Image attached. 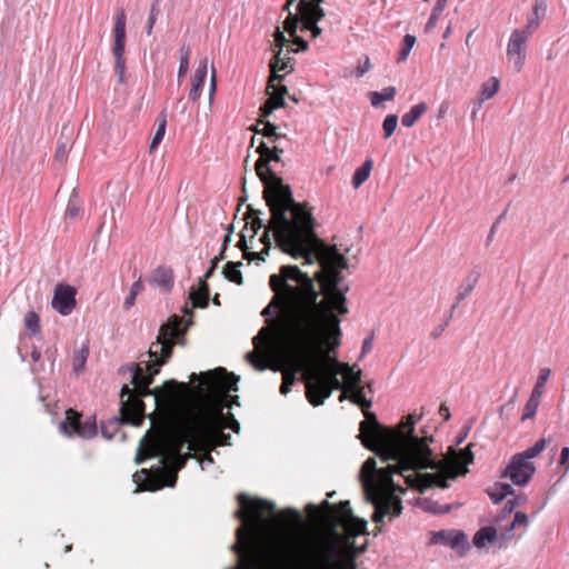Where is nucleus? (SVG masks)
<instances>
[{
  "mask_svg": "<svg viewBox=\"0 0 569 569\" xmlns=\"http://www.w3.org/2000/svg\"><path fill=\"white\" fill-rule=\"evenodd\" d=\"M319 269L310 276L295 264L280 266L269 277L273 296L262 309L268 327L252 339L256 350L247 353L250 365L282 372L280 393L286 396L300 375L308 388L309 359L325 345H340V316L348 313L341 271L346 258L338 250L318 251Z\"/></svg>",
  "mask_w": 569,
  "mask_h": 569,
  "instance_id": "obj_1",
  "label": "nucleus"
},
{
  "mask_svg": "<svg viewBox=\"0 0 569 569\" xmlns=\"http://www.w3.org/2000/svg\"><path fill=\"white\" fill-rule=\"evenodd\" d=\"M201 377L204 387L202 399L180 419L178 426L161 437L141 441L136 462L141 463L148 457H159L162 465L157 473L141 469L133 475L134 482L142 490L174 487L177 472L193 457L192 452L203 451L200 462L211 463L213 460L210 451L230 445L231 437L224 430L239 432V422L231 413H224V409L230 407L227 393L238 390V378L224 369Z\"/></svg>",
  "mask_w": 569,
  "mask_h": 569,
  "instance_id": "obj_2",
  "label": "nucleus"
},
{
  "mask_svg": "<svg viewBox=\"0 0 569 569\" xmlns=\"http://www.w3.org/2000/svg\"><path fill=\"white\" fill-rule=\"evenodd\" d=\"M358 438L386 463L377 468L376 459L369 458L360 471L365 497L375 507V523H381L387 516L392 519L401 513L399 495L406 492L403 485L420 491L435 486L447 488L450 480L465 476L468 465L473 462L471 445L463 450L450 447L442 459H436L428 446L432 438L418 437L415 430L410 432V443L399 455L387 452L382 443H366L361 433Z\"/></svg>",
  "mask_w": 569,
  "mask_h": 569,
  "instance_id": "obj_3",
  "label": "nucleus"
},
{
  "mask_svg": "<svg viewBox=\"0 0 569 569\" xmlns=\"http://www.w3.org/2000/svg\"><path fill=\"white\" fill-rule=\"evenodd\" d=\"M276 129L274 124L262 120L254 129L256 133H261L268 139V142L261 141L257 147L260 157L256 161V172L268 186L264 198L271 217L268 226H264L260 218H254L251 223L252 230L257 232L261 228L264 229L260 240L266 247V252L273 240L282 252L293 259L301 258L302 266L313 264L320 249L337 248L326 244L317 237L310 210L293 200L289 186L283 184L271 170L270 162L280 161V154L284 150L281 142L287 140L286 136L277 133Z\"/></svg>",
  "mask_w": 569,
  "mask_h": 569,
  "instance_id": "obj_4",
  "label": "nucleus"
},
{
  "mask_svg": "<svg viewBox=\"0 0 569 569\" xmlns=\"http://www.w3.org/2000/svg\"><path fill=\"white\" fill-rule=\"evenodd\" d=\"M182 319L173 316L167 323L160 327L157 340L151 343L148 357L149 360H141L137 365L128 367L131 375L130 388L123 385L120 392V415L126 423L139 426L144 418L143 397L152 396L156 408L159 406H176L181 401L182 395L188 390V386L176 380L167 381L161 389L151 390L154 376L160 371L168 359L171 357L172 348L183 336L181 330Z\"/></svg>",
  "mask_w": 569,
  "mask_h": 569,
  "instance_id": "obj_5",
  "label": "nucleus"
},
{
  "mask_svg": "<svg viewBox=\"0 0 569 569\" xmlns=\"http://www.w3.org/2000/svg\"><path fill=\"white\" fill-rule=\"evenodd\" d=\"M322 1L287 0L284 3L283 10L288 11V16L283 21V29L288 32L292 39V44H296L297 48H290V41L284 37L283 32L279 28L276 29L273 33V57L270 61V87H273V82L280 83L282 81L283 74L281 72L289 73L293 71L295 60L290 57V53L308 49L306 37L316 39L321 34L322 30L317 26V22L325 17V12L320 7Z\"/></svg>",
  "mask_w": 569,
  "mask_h": 569,
  "instance_id": "obj_6",
  "label": "nucleus"
},
{
  "mask_svg": "<svg viewBox=\"0 0 569 569\" xmlns=\"http://www.w3.org/2000/svg\"><path fill=\"white\" fill-rule=\"evenodd\" d=\"M335 350L325 345L310 356L307 399L313 407L322 405L333 390L355 389L361 383V370H356V365L349 366L335 359L330 369L325 368V359Z\"/></svg>",
  "mask_w": 569,
  "mask_h": 569,
  "instance_id": "obj_7",
  "label": "nucleus"
},
{
  "mask_svg": "<svg viewBox=\"0 0 569 569\" xmlns=\"http://www.w3.org/2000/svg\"><path fill=\"white\" fill-rule=\"evenodd\" d=\"M310 540L298 531L286 530L274 539V552L279 561L296 569H340L341 551L332 539H323L317 555H310Z\"/></svg>",
  "mask_w": 569,
  "mask_h": 569,
  "instance_id": "obj_8",
  "label": "nucleus"
},
{
  "mask_svg": "<svg viewBox=\"0 0 569 569\" xmlns=\"http://www.w3.org/2000/svg\"><path fill=\"white\" fill-rule=\"evenodd\" d=\"M349 400L359 406L366 417L360 423V433L366 443H382L387 452H401L410 443V432L415 430L416 423L421 419L422 415H408L395 429L382 427L376 416L368 409L372 406V401L366 398L365 388H360V383L355 389H350Z\"/></svg>",
  "mask_w": 569,
  "mask_h": 569,
  "instance_id": "obj_9",
  "label": "nucleus"
},
{
  "mask_svg": "<svg viewBox=\"0 0 569 569\" xmlns=\"http://www.w3.org/2000/svg\"><path fill=\"white\" fill-rule=\"evenodd\" d=\"M126 24H127V16L123 10L117 12L114 17V24L112 29L113 43L111 48V52L113 56V69L114 73L118 78L119 83L126 82Z\"/></svg>",
  "mask_w": 569,
  "mask_h": 569,
  "instance_id": "obj_10",
  "label": "nucleus"
},
{
  "mask_svg": "<svg viewBox=\"0 0 569 569\" xmlns=\"http://www.w3.org/2000/svg\"><path fill=\"white\" fill-rule=\"evenodd\" d=\"M60 429L67 436H78L82 439H91L97 435L96 419L88 417L82 419V416L73 410L66 411V418L60 425Z\"/></svg>",
  "mask_w": 569,
  "mask_h": 569,
  "instance_id": "obj_11",
  "label": "nucleus"
},
{
  "mask_svg": "<svg viewBox=\"0 0 569 569\" xmlns=\"http://www.w3.org/2000/svg\"><path fill=\"white\" fill-rule=\"evenodd\" d=\"M535 471L536 467L532 461H528L516 453L510 458L501 477L509 479L515 486L521 487L530 481Z\"/></svg>",
  "mask_w": 569,
  "mask_h": 569,
  "instance_id": "obj_12",
  "label": "nucleus"
},
{
  "mask_svg": "<svg viewBox=\"0 0 569 569\" xmlns=\"http://www.w3.org/2000/svg\"><path fill=\"white\" fill-rule=\"evenodd\" d=\"M529 39L527 33L520 32V29H515L510 34L507 44V58L517 72H520L525 66L527 57L526 47Z\"/></svg>",
  "mask_w": 569,
  "mask_h": 569,
  "instance_id": "obj_13",
  "label": "nucleus"
},
{
  "mask_svg": "<svg viewBox=\"0 0 569 569\" xmlns=\"http://www.w3.org/2000/svg\"><path fill=\"white\" fill-rule=\"evenodd\" d=\"M430 543L450 547L460 556H463L470 548L467 535L463 531L453 529L431 532Z\"/></svg>",
  "mask_w": 569,
  "mask_h": 569,
  "instance_id": "obj_14",
  "label": "nucleus"
},
{
  "mask_svg": "<svg viewBox=\"0 0 569 569\" xmlns=\"http://www.w3.org/2000/svg\"><path fill=\"white\" fill-rule=\"evenodd\" d=\"M77 289L70 284L59 283L54 288L51 306L61 316H69L76 308Z\"/></svg>",
  "mask_w": 569,
  "mask_h": 569,
  "instance_id": "obj_15",
  "label": "nucleus"
},
{
  "mask_svg": "<svg viewBox=\"0 0 569 569\" xmlns=\"http://www.w3.org/2000/svg\"><path fill=\"white\" fill-rule=\"evenodd\" d=\"M528 516L525 512L517 511L515 512L513 518L509 523L506 526L499 523L501 542H498V548L506 547L508 541L515 538V530L520 527L525 530L528 526Z\"/></svg>",
  "mask_w": 569,
  "mask_h": 569,
  "instance_id": "obj_16",
  "label": "nucleus"
},
{
  "mask_svg": "<svg viewBox=\"0 0 569 569\" xmlns=\"http://www.w3.org/2000/svg\"><path fill=\"white\" fill-rule=\"evenodd\" d=\"M272 89L270 97L267 101L261 106L260 111L263 118L269 117L272 111L277 108H281L284 106L283 96L287 93V88L281 86L280 83L273 82V87L268 84V90Z\"/></svg>",
  "mask_w": 569,
  "mask_h": 569,
  "instance_id": "obj_17",
  "label": "nucleus"
},
{
  "mask_svg": "<svg viewBox=\"0 0 569 569\" xmlns=\"http://www.w3.org/2000/svg\"><path fill=\"white\" fill-rule=\"evenodd\" d=\"M496 526L480 528L473 536V545L479 549L485 548L488 543L498 547V542H501L499 520H496Z\"/></svg>",
  "mask_w": 569,
  "mask_h": 569,
  "instance_id": "obj_18",
  "label": "nucleus"
},
{
  "mask_svg": "<svg viewBox=\"0 0 569 569\" xmlns=\"http://www.w3.org/2000/svg\"><path fill=\"white\" fill-rule=\"evenodd\" d=\"M208 73V59L203 58L200 62L198 68L196 69L193 76L191 77V88L189 91V99L196 102L203 89V84L207 78Z\"/></svg>",
  "mask_w": 569,
  "mask_h": 569,
  "instance_id": "obj_19",
  "label": "nucleus"
},
{
  "mask_svg": "<svg viewBox=\"0 0 569 569\" xmlns=\"http://www.w3.org/2000/svg\"><path fill=\"white\" fill-rule=\"evenodd\" d=\"M149 283L164 291H170L173 287L172 269L164 266L156 268L149 278Z\"/></svg>",
  "mask_w": 569,
  "mask_h": 569,
  "instance_id": "obj_20",
  "label": "nucleus"
},
{
  "mask_svg": "<svg viewBox=\"0 0 569 569\" xmlns=\"http://www.w3.org/2000/svg\"><path fill=\"white\" fill-rule=\"evenodd\" d=\"M500 81L496 77H491L488 81L483 82L480 87L479 97L477 99V109H481L482 103L496 96L499 91Z\"/></svg>",
  "mask_w": 569,
  "mask_h": 569,
  "instance_id": "obj_21",
  "label": "nucleus"
},
{
  "mask_svg": "<svg viewBox=\"0 0 569 569\" xmlns=\"http://www.w3.org/2000/svg\"><path fill=\"white\" fill-rule=\"evenodd\" d=\"M480 278V272L478 270H472L469 274L465 277L462 282L457 289V301L460 302L465 300L471 291L475 289L478 280Z\"/></svg>",
  "mask_w": 569,
  "mask_h": 569,
  "instance_id": "obj_22",
  "label": "nucleus"
},
{
  "mask_svg": "<svg viewBox=\"0 0 569 569\" xmlns=\"http://www.w3.org/2000/svg\"><path fill=\"white\" fill-rule=\"evenodd\" d=\"M426 102H420L410 108L401 118V123L406 128H411L427 111Z\"/></svg>",
  "mask_w": 569,
  "mask_h": 569,
  "instance_id": "obj_23",
  "label": "nucleus"
},
{
  "mask_svg": "<svg viewBox=\"0 0 569 569\" xmlns=\"http://www.w3.org/2000/svg\"><path fill=\"white\" fill-rule=\"evenodd\" d=\"M515 493L512 487L508 483L497 482L490 489H488V495L492 502L499 503L508 496Z\"/></svg>",
  "mask_w": 569,
  "mask_h": 569,
  "instance_id": "obj_24",
  "label": "nucleus"
},
{
  "mask_svg": "<svg viewBox=\"0 0 569 569\" xmlns=\"http://www.w3.org/2000/svg\"><path fill=\"white\" fill-rule=\"evenodd\" d=\"M27 340H28L27 335L21 336L20 346L18 347L19 355L23 361H26L30 358V360L33 363H36L39 361L41 353L34 346L29 347Z\"/></svg>",
  "mask_w": 569,
  "mask_h": 569,
  "instance_id": "obj_25",
  "label": "nucleus"
},
{
  "mask_svg": "<svg viewBox=\"0 0 569 569\" xmlns=\"http://www.w3.org/2000/svg\"><path fill=\"white\" fill-rule=\"evenodd\" d=\"M373 167L372 159H367L362 166L356 169L353 176H352V187L355 189H358L365 181L368 180L370 172Z\"/></svg>",
  "mask_w": 569,
  "mask_h": 569,
  "instance_id": "obj_26",
  "label": "nucleus"
},
{
  "mask_svg": "<svg viewBox=\"0 0 569 569\" xmlns=\"http://www.w3.org/2000/svg\"><path fill=\"white\" fill-rule=\"evenodd\" d=\"M190 298L196 307L204 308L209 301V288L206 281H200V287L190 292Z\"/></svg>",
  "mask_w": 569,
  "mask_h": 569,
  "instance_id": "obj_27",
  "label": "nucleus"
},
{
  "mask_svg": "<svg viewBox=\"0 0 569 569\" xmlns=\"http://www.w3.org/2000/svg\"><path fill=\"white\" fill-rule=\"evenodd\" d=\"M396 92L395 87H386L381 91H372L369 93L370 102L373 107H379L385 101L393 100Z\"/></svg>",
  "mask_w": 569,
  "mask_h": 569,
  "instance_id": "obj_28",
  "label": "nucleus"
},
{
  "mask_svg": "<svg viewBox=\"0 0 569 569\" xmlns=\"http://www.w3.org/2000/svg\"><path fill=\"white\" fill-rule=\"evenodd\" d=\"M339 509H340V513H341V519H340L341 523L347 525L348 522L356 521V519L352 515L349 501L340 502ZM357 522H358V527L356 528V532L360 533L365 530L366 522L362 520H357Z\"/></svg>",
  "mask_w": 569,
  "mask_h": 569,
  "instance_id": "obj_29",
  "label": "nucleus"
},
{
  "mask_svg": "<svg viewBox=\"0 0 569 569\" xmlns=\"http://www.w3.org/2000/svg\"><path fill=\"white\" fill-rule=\"evenodd\" d=\"M180 64L178 70V82L181 83L189 70V63L191 58V49L189 46H181L180 50Z\"/></svg>",
  "mask_w": 569,
  "mask_h": 569,
  "instance_id": "obj_30",
  "label": "nucleus"
},
{
  "mask_svg": "<svg viewBox=\"0 0 569 569\" xmlns=\"http://www.w3.org/2000/svg\"><path fill=\"white\" fill-rule=\"evenodd\" d=\"M89 356V348L87 346H82L79 350H77L73 355L72 367L76 375H80L84 369L87 359Z\"/></svg>",
  "mask_w": 569,
  "mask_h": 569,
  "instance_id": "obj_31",
  "label": "nucleus"
},
{
  "mask_svg": "<svg viewBox=\"0 0 569 569\" xmlns=\"http://www.w3.org/2000/svg\"><path fill=\"white\" fill-rule=\"evenodd\" d=\"M241 262H227L223 268L224 277L237 284H242V274L239 270Z\"/></svg>",
  "mask_w": 569,
  "mask_h": 569,
  "instance_id": "obj_32",
  "label": "nucleus"
},
{
  "mask_svg": "<svg viewBox=\"0 0 569 569\" xmlns=\"http://www.w3.org/2000/svg\"><path fill=\"white\" fill-rule=\"evenodd\" d=\"M416 43V37L412 36V34H406L402 39V42H401V48L397 54V62L398 63H401V62H405L409 54H410V51L411 49L413 48Z\"/></svg>",
  "mask_w": 569,
  "mask_h": 569,
  "instance_id": "obj_33",
  "label": "nucleus"
},
{
  "mask_svg": "<svg viewBox=\"0 0 569 569\" xmlns=\"http://www.w3.org/2000/svg\"><path fill=\"white\" fill-rule=\"evenodd\" d=\"M372 68L370 58L368 56H362L357 61V67L352 72H345V77H356L362 78L367 72H369Z\"/></svg>",
  "mask_w": 569,
  "mask_h": 569,
  "instance_id": "obj_34",
  "label": "nucleus"
},
{
  "mask_svg": "<svg viewBox=\"0 0 569 569\" xmlns=\"http://www.w3.org/2000/svg\"><path fill=\"white\" fill-rule=\"evenodd\" d=\"M24 327L26 330L29 331L30 337L40 333V318L34 311H28L24 316Z\"/></svg>",
  "mask_w": 569,
  "mask_h": 569,
  "instance_id": "obj_35",
  "label": "nucleus"
},
{
  "mask_svg": "<svg viewBox=\"0 0 569 569\" xmlns=\"http://www.w3.org/2000/svg\"><path fill=\"white\" fill-rule=\"evenodd\" d=\"M541 397L531 392L525 405L522 420L531 419L536 416Z\"/></svg>",
  "mask_w": 569,
  "mask_h": 569,
  "instance_id": "obj_36",
  "label": "nucleus"
},
{
  "mask_svg": "<svg viewBox=\"0 0 569 569\" xmlns=\"http://www.w3.org/2000/svg\"><path fill=\"white\" fill-rule=\"evenodd\" d=\"M550 376H551V370L549 368H541L539 370L537 381H536L531 392L542 397V395L545 392L546 383H547L548 379L550 378Z\"/></svg>",
  "mask_w": 569,
  "mask_h": 569,
  "instance_id": "obj_37",
  "label": "nucleus"
},
{
  "mask_svg": "<svg viewBox=\"0 0 569 569\" xmlns=\"http://www.w3.org/2000/svg\"><path fill=\"white\" fill-rule=\"evenodd\" d=\"M546 448V440L540 439L533 446L529 447L522 452L517 453L518 456H522L523 459L531 461V459L538 457Z\"/></svg>",
  "mask_w": 569,
  "mask_h": 569,
  "instance_id": "obj_38",
  "label": "nucleus"
},
{
  "mask_svg": "<svg viewBox=\"0 0 569 569\" xmlns=\"http://www.w3.org/2000/svg\"><path fill=\"white\" fill-rule=\"evenodd\" d=\"M166 127H167V120L166 117H162L159 120L158 129L152 138L151 144H150V151L152 152L162 141L164 133H166Z\"/></svg>",
  "mask_w": 569,
  "mask_h": 569,
  "instance_id": "obj_39",
  "label": "nucleus"
},
{
  "mask_svg": "<svg viewBox=\"0 0 569 569\" xmlns=\"http://www.w3.org/2000/svg\"><path fill=\"white\" fill-rule=\"evenodd\" d=\"M447 1L448 0H437L435 7L432 9V12L430 14V18L427 22V26H426L427 30L432 28L436 24L439 16L441 14V12L445 10V8L447 6Z\"/></svg>",
  "mask_w": 569,
  "mask_h": 569,
  "instance_id": "obj_40",
  "label": "nucleus"
},
{
  "mask_svg": "<svg viewBox=\"0 0 569 569\" xmlns=\"http://www.w3.org/2000/svg\"><path fill=\"white\" fill-rule=\"evenodd\" d=\"M398 124V117L396 114H388L383 122H382V129H383V137L387 139L391 137L397 128Z\"/></svg>",
  "mask_w": 569,
  "mask_h": 569,
  "instance_id": "obj_41",
  "label": "nucleus"
},
{
  "mask_svg": "<svg viewBox=\"0 0 569 569\" xmlns=\"http://www.w3.org/2000/svg\"><path fill=\"white\" fill-rule=\"evenodd\" d=\"M540 21H541V19L536 18L535 16H531L528 19L526 27L523 29H520V32H523L525 34L527 33L528 37L531 38L533 32L538 29Z\"/></svg>",
  "mask_w": 569,
  "mask_h": 569,
  "instance_id": "obj_42",
  "label": "nucleus"
},
{
  "mask_svg": "<svg viewBox=\"0 0 569 569\" xmlns=\"http://www.w3.org/2000/svg\"><path fill=\"white\" fill-rule=\"evenodd\" d=\"M158 13H159L158 6L157 4H152V7L150 9V14H149V18H148V23H147V27H146V32H147L148 36H150L152 33L153 27H154L156 21H157Z\"/></svg>",
  "mask_w": 569,
  "mask_h": 569,
  "instance_id": "obj_43",
  "label": "nucleus"
},
{
  "mask_svg": "<svg viewBox=\"0 0 569 569\" xmlns=\"http://www.w3.org/2000/svg\"><path fill=\"white\" fill-rule=\"evenodd\" d=\"M80 213V207L74 199H70L66 210V218L74 219Z\"/></svg>",
  "mask_w": 569,
  "mask_h": 569,
  "instance_id": "obj_44",
  "label": "nucleus"
},
{
  "mask_svg": "<svg viewBox=\"0 0 569 569\" xmlns=\"http://www.w3.org/2000/svg\"><path fill=\"white\" fill-rule=\"evenodd\" d=\"M559 466L563 468L565 472L569 471V447H563L561 449Z\"/></svg>",
  "mask_w": 569,
  "mask_h": 569,
  "instance_id": "obj_45",
  "label": "nucleus"
},
{
  "mask_svg": "<svg viewBox=\"0 0 569 569\" xmlns=\"http://www.w3.org/2000/svg\"><path fill=\"white\" fill-rule=\"evenodd\" d=\"M546 12V3L543 1H537L533 6L532 16L542 19Z\"/></svg>",
  "mask_w": 569,
  "mask_h": 569,
  "instance_id": "obj_46",
  "label": "nucleus"
},
{
  "mask_svg": "<svg viewBox=\"0 0 569 569\" xmlns=\"http://www.w3.org/2000/svg\"><path fill=\"white\" fill-rule=\"evenodd\" d=\"M216 89H217V71H216V68L212 66L211 67V77H210V91H209L210 100H212Z\"/></svg>",
  "mask_w": 569,
  "mask_h": 569,
  "instance_id": "obj_47",
  "label": "nucleus"
},
{
  "mask_svg": "<svg viewBox=\"0 0 569 569\" xmlns=\"http://www.w3.org/2000/svg\"><path fill=\"white\" fill-rule=\"evenodd\" d=\"M516 507V502L512 501V500H508L502 509V516H501V519H498L500 522L502 521V519L507 516H511L513 509Z\"/></svg>",
  "mask_w": 569,
  "mask_h": 569,
  "instance_id": "obj_48",
  "label": "nucleus"
},
{
  "mask_svg": "<svg viewBox=\"0 0 569 569\" xmlns=\"http://www.w3.org/2000/svg\"><path fill=\"white\" fill-rule=\"evenodd\" d=\"M136 299H137V295L129 291V295L126 297V299L123 301V309L126 311L130 310L134 306Z\"/></svg>",
  "mask_w": 569,
  "mask_h": 569,
  "instance_id": "obj_49",
  "label": "nucleus"
},
{
  "mask_svg": "<svg viewBox=\"0 0 569 569\" xmlns=\"http://www.w3.org/2000/svg\"><path fill=\"white\" fill-rule=\"evenodd\" d=\"M144 289V284L141 280V278H139L137 281H134L130 288V291L133 292L134 295H139L143 291Z\"/></svg>",
  "mask_w": 569,
  "mask_h": 569,
  "instance_id": "obj_50",
  "label": "nucleus"
},
{
  "mask_svg": "<svg viewBox=\"0 0 569 569\" xmlns=\"http://www.w3.org/2000/svg\"><path fill=\"white\" fill-rule=\"evenodd\" d=\"M372 341H373L372 337L366 338L363 340L362 348H361V355L362 356L368 353L372 349Z\"/></svg>",
  "mask_w": 569,
  "mask_h": 569,
  "instance_id": "obj_51",
  "label": "nucleus"
},
{
  "mask_svg": "<svg viewBox=\"0 0 569 569\" xmlns=\"http://www.w3.org/2000/svg\"><path fill=\"white\" fill-rule=\"evenodd\" d=\"M439 415L443 418V420L448 421L450 419V411L446 405H441L439 408Z\"/></svg>",
  "mask_w": 569,
  "mask_h": 569,
  "instance_id": "obj_52",
  "label": "nucleus"
},
{
  "mask_svg": "<svg viewBox=\"0 0 569 569\" xmlns=\"http://www.w3.org/2000/svg\"><path fill=\"white\" fill-rule=\"evenodd\" d=\"M447 325H448V323L446 322V323H443V325H441V326L437 327V328L431 332V337H432L433 339H437V338H438V337H439V336L445 331V329H446Z\"/></svg>",
  "mask_w": 569,
  "mask_h": 569,
  "instance_id": "obj_53",
  "label": "nucleus"
},
{
  "mask_svg": "<svg viewBox=\"0 0 569 569\" xmlns=\"http://www.w3.org/2000/svg\"><path fill=\"white\" fill-rule=\"evenodd\" d=\"M217 263H218V258H214L212 260L211 267L209 268V270L204 274V280L211 277V274L213 273V271H214V269L217 267Z\"/></svg>",
  "mask_w": 569,
  "mask_h": 569,
  "instance_id": "obj_54",
  "label": "nucleus"
},
{
  "mask_svg": "<svg viewBox=\"0 0 569 569\" xmlns=\"http://www.w3.org/2000/svg\"><path fill=\"white\" fill-rule=\"evenodd\" d=\"M341 395L339 396V401L342 402L345 401L346 399H349V395H350V389L349 388H345V389H341Z\"/></svg>",
  "mask_w": 569,
  "mask_h": 569,
  "instance_id": "obj_55",
  "label": "nucleus"
},
{
  "mask_svg": "<svg viewBox=\"0 0 569 569\" xmlns=\"http://www.w3.org/2000/svg\"><path fill=\"white\" fill-rule=\"evenodd\" d=\"M511 500L516 502V506H519V505L523 503L527 500V496L526 495H519L515 499H511Z\"/></svg>",
  "mask_w": 569,
  "mask_h": 569,
  "instance_id": "obj_56",
  "label": "nucleus"
},
{
  "mask_svg": "<svg viewBox=\"0 0 569 569\" xmlns=\"http://www.w3.org/2000/svg\"><path fill=\"white\" fill-rule=\"evenodd\" d=\"M64 157V148H58L56 151V158L62 160Z\"/></svg>",
  "mask_w": 569,
  "mask_h": 569,
  "instance_id": "obj_57",
  "label": "nucleus"
},
{
  "mask_svg": "<svg viewBox=\"0 0 569 569\" xmlns=\"http://www.w3.org/2000/svg\"><path fill=\"white\" fill-rule=\"evenodd\" d=\"M480 109H477V100L473 102V109H472V112H471V118H476L477 116V112L479 111Z\"/></svg>",
  "mask_w": 569,
  "mask_h": 569,
  "instance_id": "obj_58",
  "label": "nucleus"
},
{
  "mask_svg": "<svg viewBox=\"0 0 569 569\" xmlns=\"http://www.w3.org/2000/svg\"><path fill=\"white\" fill-rule=\"evenodd\" d=\"M101 432H102L103 437H106L108 439L111 438V435H109V431H107L104 427H102Z\"/></svg>",
  "mask_w": 569,
  "mask_h": 569,
  "instance_id": "obj_59",
  "label": "nucleus"
},
{
  "mask_svg": "<svg viewBox=\"0 0 569 569\" xmlns=\"http://www.w3.org/2000/svg\"><path fill=\"white\" fill-rule=\"evenodd\" d=\"M101 432H102L103 437H106L108 439L111 438V435H109V431H107L104 427H102Z\"/></svg>",
  "mask_w": 569,
  "mask_h": 569,
  "instance_id": "obj_60",
  "label": "nucleus"
},
{
  "mask_svg": "<svg viewBox=\"0 0 569 569\" xmlns=\"http://www.w3.org/2000/svg\"><path fill=\"white\" fill-rule=\"evenodd\" d=\"M362 388H365V391L368 390L369 392H372L371 382L366 383V386H363Z\"/></svg>",
  "mask_w": 569,
  "mask_h": 569,
  "instance_id": "obj_61",
  "label": "nucleus"
},
{
  "mask_svg": "<svg viewBox=\"0 0 569 569\" xmlns=\"http://www.w3.org/2000/svg\"><path fill=\"white\" fill-rule=\"evenodd\" d=\"M190 378H191V381L193 382L197 380L198 376L196 373H192Z\"/></svg>",
  "mask_w": 569,
  "mask_h": 569,
  "instance_id": "obj_62",
  "label": "nucleus"
},
{
  "mask_svg": "<svg viewBox=\"0 0 569 569\" xmlns=\"http://www.w3.org/2000/svg\"><path fill=\"white\" fill-rule=\"evenodd\" d=\"M495 228H496V224H493V226H492L491 231H490V236H492V234H493V232H495ZM490 238H491V237H489V239H490Z\"/></svg>",
  "mask_w": 569,
  "mask_h": 569,
  "instance_id": "obj_63",
  "label": "nucleus"
},
{
  "mask_svg": "<svg viewBox=\"0 0 569 569\" xmlns=\"http://www.w3.org/2000/svg\"><path fill=\"white\" fill-rule=\"evenodd\" d=\"M214 303L219 305L218 296L213 299Z\"/></svg>",
  "mask_w": 569,
  "mask_h": 569,
  "instance_id": "obj_64",
  "label": "nucleus"
}]
</instances>
